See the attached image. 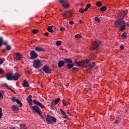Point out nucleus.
<instances>
[{"mask_svg": "<svg viewBox=\"0 0 129 129\" xmlns=\"http://www.w3.org/2000/svg\"><path fill=\"white\" fill-rule=\"evenodd\" d=\"M89 60L87 59L86 60H84L82 61H75L74 62V64H76L77 66H87L89 67V68L86 70V72L87 73H90L91 72V70L95 67V62H94L92 64H90Z\"/></svg>", "mask_w": 129, "mask_h": 129, "instance_id": "nucleus-1", "label": "nucleus"}, {"mask_svg": "<svg viewBox=\"0 0 129 129\" xmlns=\"http://www.w3.org/2000/svg\"><path fill=\"white\" fill-rule=\"evenodd\" d=\"M114 27L115 28H120V31H124L126 28L125 23L122 19H119L115 21Z\"/></svg>", "mask_w": 129, "mask_h": 129, "instance_id": "nucleus-2", "label": "nucleus"}, {"mask_svg": "<svg viewBox=\"0 0 129 129\" xmlns=\"http://www.w3.org/2000/svg\"><path fill=\"white\" fill-rule=\"evenodd\" d=\"M20 74L17 72L15 73L14 74L13 73H9L6 74V77L7 80L12 81V80H18L19 79V77Z\"/></svg>", "mask_w": 129, "mask_h": 129, "instance_id": "nucleus-3", "label": "nucleus"}, {"mask_svg": "<svg viewBox=\"0 0 129 129\" xmlns=\"http://www.w3.org/2000/svg\"><path fill=\"white\" fill-rule=\"evenodd\" d=\"M46 121L48 124H52V123L57 122V119L55 117L47 115Z\"/></svg>", "mask_w": 129, "mask_h": 129, "instance_id": "nucleus-4", "label": "nucleus"}, {"mask_svg": "<svg viewBox=\"0 0 129 129\" xmlns=\"http://www.w3.org/2000/svg\"><path fill=\"white\" fill-rule=\"evenodd\" d=\"M30 109L32 111V112L33 113H35V112H36L38 115H41L42 114V111H41V109L37 105L32 106L30 107Z\"/></svg>", "mask_w": 129, "mask_h": 129, "instance_id": "nucleus-5", "label": "nucleus"}, {"mask_svg": "<svg viewBox=\"0 0 129 129\" xmlns=\"http://www.w3.org/2000/svg\"><path fill=\"white\" fill-rule=\"evenodd\" d=\"M100 43L101 42L99 40L93 42L91 47V50H96L100 45Z\"/></svg>", "mask_w": 129, "mask_h": 129, "instance_id": "nucleus-6", "label": "nucleus"}, {"mask_svg": "<svg viewBox=\"0 0 129 129\" xmlns=\"http://www.w3.org/2000/svg\"><path fill=\"white\" fill-rule=\"evenodd\" d=\"M30 59L31 60H35V59H37L38 58V54L36 53L35 50H32L31 51L30 53Z\"/></svg>", "mask_w": 129, "mask_h": 129, "instance_id": "nucleus-7", "label": "nucleus"}, {"mask_svg": "<svg viewBox=\"0 0 129 129\" xmlns=\"http://www.w3.org/2000/svg\"><path fill=\"white\" fill-rule=\"evenodd\" d=\"M33 67H34V68L41 67V60L40 59L34 60L33 61Z\"/></svg>", "mask_w": 129, "mask_h": 129, "instance_id": "nucleus-8", "label": "nucleus"}, {"mask_svg": "<svg viewBox=\"0 0 129 129\" xmlns=\"http://www.w3.org/2000/svg\"><path fill=\"white\" fill-rule=\"evenodd\" d=\"M13 58L15 61H20L23 59V55L19 53H17L13 56Z\"/></svg>", "mask_w": 129, "mask_h": 129, "instance_id": "nucleus-9", "label": "nucleus"}, {"mask_svg": "<svg viewBox=\"0 0 129 129\" xmlns=\"http://www.w3.org/2000/svg\"><path fill=\"white\" fill-rule=\"evenodd\" d=\"M59 3L62 4V7L64 8H69V3L68 0H59Z\"/></svg>", "mask_w": 129, "mask_h": 129, "instance_id": "nucleus-10", "label": "nucleus"}, {"mask_svg": "<svg viewBox=\"0 0 129 129\" xmlns=\"http://www.w3.org/2000/svg\"><path fill=\"white\" fill-rule=\"evenodd\" d=\"M43 70L47 74H50L51 71V68L48 65H45L43 67Z\"/></svg>", "mask_w": 129, "mask_h": 129, "instance_id": "nucleus-11", "label": "nucleus"}, {"mask_svg": "<svg viewBox=\"0 0 129 129\" xmlns=\"http://www.w3.org/2000/svg\"><path fill=\"white\" fill-rule=\"evenodd\" d=\"M33 103L34 104H36L37 106L41 107V108H45V106L41 102L37 101V100H33Z\"/></svg>", "mask_w": 129, "mask_h": 129, "instance_id": "nucleus-12", "label": "nucleus"}, {"mask_svg": "<svg viewBox=\"0 0 129 129\" xmlns=\"http://www.w3.org/2000/svg\"><path fill=\"white\" fill-rule=\"evenodd\" d=\"M127 14V11L122 10L119 13V15H120V18H122V19H123V18H124L125 16H126Z\"/></svg>", "mask_w": 129, "mask_h": 129, "instance_id": "nucleus-13", "label": "nucleus"}, {"mask_svg": "<svg viewBox=\"0 0 129 129\" xmlns=\"http://www.w3.org/2000/svg\"><path fill=\"white\" fill-rule=\"evenodd\" d=\"M27 100L28 103H29V105H30V106L33 105V102H34L33 100H32V95L28 96L27 97Z\"/></svg>", "mask_w": 129, "mask_h": 129, "instance_id": "nucleus-14", "label": "nucleus"}, {"mask_svg": "<svg viewBox=\"0 0 129 129\" xmlns=\"http://www.w3.org/2000/svg\"><path fill=\"white\" fill-rule=\"evenodd\" d=\"M60 100H61V99H60V98L53 100L51 102V105L55 106L56 104H58V103L60 102Z\"/></svg>", "mask_w": 129, "mask_h": 129, "instance_id": "nucleus-15", "label": "nucleus"}, {"mask_svg": "<svg viewBox=\"0 0 129 129\" xmlns=\"http://www.w3.org/2000/svg\"><path fill=\"white\" fill-rule=\"evenodd\" d=\"M12 109L13 111L15 112V113H17L18 111H19V107H18L17 105H14L12 107Z\"/></svg>", "mask_w": 129, "mask_h": 129, "instance_id": "nucleus-16", "label": "nucleus"}, {"mask_svg": "<svg viewBox=\"0 0 129 129\" xmlns=\"http://www.w3.org/2000/svg\"><path fill=\"white\" fill-rule=\"evenodd\" d=\"M24 87H30V84L28 83V81L25 80L22 84Z\"/></svg>", "mask_w": 129, "mask_h": 129, "instance_id": "nucleus-17", "label": "nucleus"}, {"mask_svg": "<svg viewBox=\"0 0 129 129\" xmlns=\"http://www.w3.org/2000/svg\"><path fill=\"white\" fill-rule=\"evenodd\" d=\"M35 50L37 51V52H44V51H45V49L41 48V47H35Z\"/></svg>", "mask_w": 129, "mask_h": 129, "instance_id": "nucleus-18", "label": "nucleus"}, {"mask_svg": "<svg viewBox=\"0 0 129 129\" xmlns=\"http://www.w3.org/2000/svg\"><path fill=\"white\" fill-rule=\"evenodd\" d=\"M53 27L55 28L54 26H48L47 28V30L49 33H54V30H53Z\"/></svg>", "mask_w": 129, "mask_h": 129, "instance_id": "nucleus-19", "label": "nucleus"}, {"mask_svg": "<svg viewBox=\"0 0 129 129\" xmlns=\"http://www.w3.org/2000/svg\"><path fill=\"white\" fill-rule=\"evenodd\" d=\"M64 62L67 64H72V60L71 58H65Z\"/></svg>", "mask_w": 129, "mask_h": 129, "instance_id": "nucleus-20", "label": "nucleus"}, {"mask_svg": "<svg viewBox=\"0 0 129 129\" xmlns=\"http://www.w3.org/2000/svg\"><path fill=\"white\" fill-rule=\"evenodd\" d=\"M65 65V62L63 60H60L58 64V67H63Z\"/></svg>", "mask_w": 129, "mask_h": 129, "instance_id": "nucleus-21", "label": "nucleus"}, {"mask_svg": "<svg viewBox=\"0 0 129 129\" xmlns=\"http://www.w3.org/2000/svg\"><path fill=\"white\" fill-rule=\"evenodd\" d=\"M74 66V63H68L67 65V69H71Z\"/></svg>", "mask_w": 129, "mask_h": 129, "instance_id": "nucleus-22", "label": "nucleus"}, {"mask_svg": "<svg viewBox=\"0 0 129 129\" xmlns=\"http://www.w3.org/2000/svg\"><path fill=\"white\" fill-rule=\"evenodd\" d=\"M16 102L18 104H19L20 107H22L23 106V104L22 103V102L20 101L18 99H17Z\"/></svg>", "mask_w": 129, "mask_h": 129, "instance_id": "nucleus-23", "label": "nucleus"}, {"mask_svg": "<svg viewBox=\"0 0 129 129\" xmlns=\"http://www.w3.org/2000/svg\"><path fill=\"white\" fill-rule=\"evenodd\" d=\"M66 13L67 14V17H69V18H70V17H72V14L71 13V12L66 11Z\"/></svg>", "mask_w": 129, "mask_h": 129, "instance_id": "nucleus-24", "label": "nucleus"}, {"mask_svg": "<svg viewBox=\"0 0 129 129\" xmlns=\"http://www.w3.org/2000/svg\"><path fill=\"white\" fill-rule=\"evenodd\" d=\"M121 37L122 39H126V38H127V35H126V32L123 33L122 34Z\"/></svg>", "mask_w": 129, "mask_h": 129, "instance_id": "nucleus-25", "label": "nucleus"}, {"mask_svg": "<svg viewBox=\"0 0 129 129\" xmlns=\"http://www.w3.org/2000/svg\"><path fill=\"white\" fill-rule=\"evenodd\" d=\"M21 129H27V126L24 124H22L20 125Z\"/></svg>", "mask_w": 129, "mask_h": 129, "instance_id": "nucleus-26", "label": "nucleus"}, {"mask_svg": "<svg viewBox=\"0 0 129 129\" xmlns=\"http://www.w3.org/2000/svg\"><path fill=\"white\" fill-rule=\"evenodd\" d=\"M96 6H97V7H101V6H102V3L100 1H98L96 2Z\"/></svg>", "mask_w": 129, "mask_h": 129, "instance_id": "nucleus-27", "label": "nucleus"}, {"mask_svg": "<svg viewBox=\"0 0 129 129\" xmlns=\"http://www.w3.org/2000/svg\"><path fill=\"white\" fill-rule=\"evenodd\" d=\"M100 10L102 12H104L105 11H106V7L103 6L100 8Z\"/></svg>", "mask_w": 129, "mask_h": 129, "instance_id": "nucleus-28", "label": "nucleus"}, {"mask_svg": "<svg viewBox=\"0 0 129 129\" xmlns=\"http://www.w3.org/2000/svg\"><path fill=\"white\" fill-rule=\"evenodd\" d=\"M4 94H5V92L4 91H0V97H1V98H4L3 96Z\"/></svg>", "mask_w": 129, "mask_h": 129, "instance_id": "nucleus-29", "label": "nucleus"}, {"mask_svg": "<svg viewBox=\"0 0 129 129\" xmlns=\"http://www.w3.org/2000/svg\"><path fill=\"white\" fill-rule=\"evenodd\" d=\"M56 46H61L62 45V42H61V41H57L56 42Z\"/></svg>", "mask_w": 129, "mask_h": 129, "instance_id": "nucleus-30", "label": "nucleus"}, {"mask_svg": "<svg viewBox=\"0 0 129 129\" xmlns=\"http://www.w3.org/2000/svg\"><path fill=\"white\" fill-rule=\"evenodd\" d=\"M0 74L1 75H3V74H5V71H4V70L2 68H0Z\"/></svg>", "mask_w": 129, "mask_h": 129, "instance_id": "nucleus-31", "label": "nucleus"}, {"mask_svg": "<svg viewBox=\"0 0 129 129\" xmlns=\"http://www.w3.org/2000/svg\"><path fill=\"white\" fill-rule=\"evenodd\" d=\"M11 100L12 101H13V102H17V99L15 97H12L11 98Z\"/></svg>", "mask_w": 129, "mask_h": 129, "instance_id": "nucleus-32", "label": "nucleus"}, {"mask_svg": "<svg viewBox=\"0 0 129 129\" xmlns=\"http://www.w3.org/2000/svg\"><path fill=\"white\" fill-rule=\"evenodd\" d=\"M6 49H7L8 51H10V50L12 49V47H11L10 45H7Z\"/></svg>", "mask_w": 129, "mask_h": 129, "instance_id": "nucleus-33", "label": "nucleus"}, {"mask_svg": "<svg viewBox=\"0 0 129 129\" xmlns=\"http://www.w3.org/2000/svg\"><path fill=\"white\" fill-rule=\"evenodd\" d=\"M75 38L77 39H81V35L80 34H77L75 36Z\"/></svg>", "mask_w": 129, "mask_h": 129, "instance_id": "nucleus-34", "label": "nucleus"}, {"mask_svg": "<svg viewBox=\"0 0 129 129\" xmlns=\"http://www.w3.org/2000/svg\"><path fill=\"white\" fill-rule=\"evenodd\" d=\"M3 45V37H0V47Z\"/></svg>", "mask_w": 129, "mask_h": 129, "instance_id": "nucleus-35", "label": "nucleus"}, {"mask_svg": "<svg viewBox=\"0 0 129 129\" xmlns=\"http://www.w3.org/2000/svg\"><path fill=\"white\" fill-rule=\"evenodd\" d=\"M72 70L73 71H78V70H79V69H78V68L73 67L72 68Z\"/></svg>", "mask_w": 129, "mask_h": 129, "instance_id": "nucleus-36", "label": "nucleus"}, {"mask_svg": "<svg viewBox=\"0 0 129 129\" xmlns=\"http://www.w3.org/2000/svg\"><path fill=\"white\" fill-rule=\"evenodd\" d=\"M62 103H63V105H64V106H66V105H67V104H68V103L65 101V99H64L62 100Z\"/></svg>", "mask_w": 129, "mask_h": 129, "instance_id": "nucleus-37", "label": "nucleus"}, {"mask_svg": "<svg viewBox=\"0 0 129 129\" xmlns=\"http://www.w3.org/2000/svg\"><path fill=\"white\" fill-rule=\"evenodd\" d=\"M95 21H96V22H98V23H99V22H100V20H99V18L96 17H95Z\"/></svg>", "mask_w": 129, "mask_h": 129, "instance_id": "nucleus-38", "label": "nucleus"}, {"mask_svg": "<svg viewBox=\"0 0 129 129\" xmlns=\"http://www.w3.org/2000/svg\"><path fill=\"white\" fill-rule=\"evenodd\" d=\"M60 110L63 115H66V113L65 112V111H63L62 109H60Z\"/></svg>", "mask_w": 129, "mask_h": 129, "instance_id": "nucleus-39", "label": "nucleus"}, {"mask_svg": "<svg viewBox=\"0 0 129 129\" xmlns=\"http://www.w3.org/2000/svg\"><path fill=\"white\" fill-rule=\"evenodd\" d=\"M32 33L33 34H37L38 33V30H37L36 29H34L32 30Z\"/></svg>", "mask_w": 129, "mask_h": 129, "instance_id": "nucleus-40", "label": "nucleus"}, {"mask_svg": "<svg viewBox=\"0 0 129 129\" xmlns=\"http://www.w3.org/2000/svg\"><path fill=\"white\" fill-rule=\"evenodd\" d=\"M3 45H4V46H8V42L7 41L4 42V41L3 40Z\"/></svg>", "mask_w": 129, "mask_h": 129, "instance_id": "nucleus-41", "label": "nucleus"}, {"mask_svg": "<svg viewBox=\"0 0 129 129\" xmlns=\"http://www.w3.org/2000/svg\"><path fill=\"white\" fill-rule=\"evenodd\" d=\"M79 12L80 13H84V9H82V8H81L80 10H79Z\"/></svg>", "mask_w": 129, "mask_h": 129, "instance_id": "nucleus-42", "label": "nucleus"}, {"mask_svg": "<svg viewBox=\"0 0 129 129\" xmlns=\"http://www.w3.org/2000/svg\"><path fill=\"white\" fill-rule=\"evenodd\" d=\"M90 7H91V4L90 3L86 5V7L88 9L89 8H90Z\"/></svg>", "mask_w": 129, "mask_h": 129, "instance_id": "nucleus-43", "label": "nucleus"}, {"mask_svg": "<svg viewBox=\"0 0 129 129\" xmlns=\"http://www.w3.org/2000/svg\"><path fill=\"white\" fill-rule=\"evenodd\" d=\"M50 106L51 108L52 109H53V110H54L55 108L53 107V106H54V105H52V104H51V105H50Z\"/></svg>", "mask_w": 129, "mask_h": 129, "instance_id": "nucleus-44", "label": "nucleus"}, {"mask_svg": "<svg viewBox=\"0 0 129 129\" xmlns=\"http://www.w3.org/2000/svg\"><path fill=\"white\" fill-rule=\"evenodd\" d=\"M4 63V60L2 58H0V65H2Z\"/></svg>", "mask_w": 129, "mask_h": 129, "instance_id": "nucleus-45", "label": "nucleus"}, {"mask_svg": "<svg viewBox=\"0 0 129 129\" xmlns=\"http://www.w3.org/2000/svg\"><path fill=\"white\" fill-rule=\"evenodd\" d=\"M44 36L48 37V36H49V32H46L44 34Z\"/></svg>", "mask_w": 129, "mask_h": 129, "instance_id": "nucleus-46", "label": "nucleus"}, {"mask_svg": "<svg viewBox=\"0 0 129 129\" xmlns=\"http://www.w3.org/2000/svg\"><path fill=\"white\" fill-rule=\"evenodd\" d=\"M120 49H121V50H123V49H124V46H123V45H121Z\"/></svg>", "mask_w": 129, "mask_h": 129, "instance_id": "nucleus-47", "label": "nucleus"}, {"mask_svg": "<svg viewBox=\"0 0 129 129\" xmlns=\"http://www.w3.org/2000/svg\"><path fill=\"white\" fill-rule=\"evenodd\" d=\"M60 31L61 32H63V31H65V28H64L63 27H61L60 28Z\"/></svg>", "mask_w": 129, "mask_h": 129, "instance_id": "nucleus-48", "label": "nucleus"}, {"mask_svg": "<svg viewBox=\"0 0 129 129\" xmlns=\"http://www.w3.org/2000/svg\"><path fill=\"white\" fill-rule=\"evenodd\" d=\"M6 87H7L8 89L9 90H11V91H13V90L9 87L8 85L6 86Z\"/></svg>", "mask_w": 129, "mask_h": 129, "instance_id": "nucleus-49", "label": "nucleus"}, {"mask_svg": "<svg viewBox=\"0 0 129 129\" xmlns=\"http://www.w3.org/2000/svg\"><path fill=\"white\" fill-rule=\"evenodd\" d=\"M69 24L70 25H73V24H74V22H73V21H70Z\"/></svg>", "mask_w": 129, "mask_h": 129, "instance_id": "nucleus-50", "label": "nucleus"}, {"mask_svg": "<svg viewBox=\"0 0 129 129\" xmlns=\"http://www.w3.org/2000/svg\"><path fill=\"white\" fill-rule=\"evenodd\" d=\"M62 16H63V17H64L65 18H66V17H67L66 13L65 14H62Z\"/></svg>", "mask_w": 129, "mask_h": 129, "instance_id": "nucleus-51", "label": "nucleus"}, {"mask_svg": "<svg viewBox=\"0 0 129 129\" xmlns=\"http://www.w3.org/2000/svg\"><path fill=\"white\" fill-rule=\"evenodd\" d=\"M88 10V8H87V7H86V8H85V9L84 10V12H86V11H87Z\"/></svg>", "mask_w": 129, "mask_h": 129, "instance_id": "nucleus-52", "label": "nucleus"}, {"mask_svg": "<svg viewBox=\"0 0 129 129\" xmlns=\"http://www.w3.org/2000/svg\"><path fill=\"white\" fill-rule=\"evenodd\" d=\"M115 123H116V124H117V123H118V120H115Z\"/></svg>", "mask_w": 129, "mask_h": 129, "instance_id": "nucleus-53", "label": "nucleus"}, {"mask_svg": "<svg viewBox=\"0 0 129 129\" xmlns=\"http://www.w3.org/2000/svg\"><path fill=\"white\" fill-rule=\"evenodd\" d=\"M6 51H7L6 49H3V50H2V52H3V53H6Z\"/></svg>", "mask_w": 129, "mask_h": 129, "instance_id": "nucleus-54", "label": "nucleus"}, {"mask_svg": "<svg viewBox=\"0 0 129 129\" xmlns=\"http://www.w3.org/2000/svg\"><path fill=\"white\" fill-rule=\"evenodd\" d=\"M79 22H80V24H82V23H83V22L81 20H79Z\"/></svg>", "mask_w": 129, "mask_h": 129, "instance_id": "nucleus-55", "label": "nucleus"}, {"mask_svg": "<svg viewBox=\"0 0 129 129\" xmlns=\"http://www.w3.org/2000/svg\"><path fill=\"white\" fill-rule=\"evenodd\" d=\"M40 116V117H42V118H44V117L43 116V115H42V114H41V115H39Z\"/></svg>", "mask_w": 129, "mask_h": 129, "instance_id": "nucleus-56", "label": "nucleus"}, {"mask_svg": "<svg viewBox=\"0 0 129 129\" xmlns=\"http://www.w3.org/2000/svg\"><path fill=\"white\" fill-rule=\"evenodd\" d=\"M0 118H2V112H0Z\"/></svg>", "mask_w": 129, "mask_h": 129, "instance_id": "nucleus-57", "label": "nucleus"}, {"mask_svg": "<svg viewBox=\"0 0 129 129\" xmlns=\"http://www.w3.org/2000/svg\"><path fill=\"white\" fill-rule=\"evenodd\" d=\"M65 116H64L63 117H64V118H66V119H67V116H66V115H64Z\"/></svg>", "mask_w": 129, "mask_h": 129, "instance_id": "nucleus-58", "label": "nucleus"}, {"mask_svg": "<svg viewBox=\"0 0 129 129\" xmlns=\"http://www.w3.org/2000/svg\"><path fill=\"white\" fill-rule=\"evenodd\" d=\"M2 112V108L0 107V113Z\"/></svg>", "mask_w": 129, "mask_h": 129, "instance_id": "nucleus-59", "label": "nucleus"}, {"mask_svg": "<svg viewBox=\"0 0 129 129\" xmlns=\"http://www.w3.org/2000/svg\"><path fill=\"white\" fill-rule=\"evenodd\" d=\"M68 114H69V115H70V113L69 112H68Z\"/></svg>", "mask_w": 129, "mask_h": 129, "instance_id": "nucleus-60", "label": "nucleus"}]
</instances>
